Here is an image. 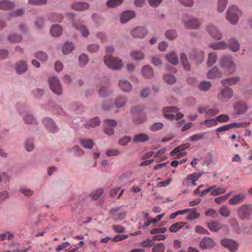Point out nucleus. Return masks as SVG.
Masks as SVG:
<instances>
[{"instance_id":"nucleus-32","label":"nucleus","mask_w":252,"mask_h":252,"mask_svg":"<svg viewBox=\"0 0 252 252\" xmlns=\"http://www.w3.org/2000/svg\"><path fill=\"white\" fill-rule=\"evenodd\" d=\"M189 215L187 216V220H191L198 219L200 216L199 213L197 211L196 208H189Z\"/></svg>"},{"instance_id":"nucleus-52","label":"nucleus","mask_w":252,"mask_h":252,"mask_svg":"<svg viewBox=\"0 0 252 252\" xmlns=\"http://www.w3.org/2000/svg\"><path fill=\"white\" fill-rule=\"evenodd\" d=\"M202 124L207 127H210L211 126H216L217 125V122L216 119H207L202 122Z\"/></svg>"},{"instance_id":"nucleus-35","label":"nucleus","mask_w":252,"mask_h":252,"mask_svg":"<svg viewBox=\"0 0 252 252\" xmlns=\"http://www.w3.org/2000/svg\"><path fill=\"white\" fill-rule=\"evenodd\" d=\"M100 125V120L98 117L90 119L86 124V127L90 128L98 126Z\"/></svg>"},{"instance_id":"nucleus-55","label":"nucleus","mask_w":252,"mask_h":252,"mask_svg":"<svg viewBox=\"0 0 252 252\" xmlns=\"http://www.w3.org/2000/svg\"><path fill=\"white\" fill-rule=\"evenodd\" d=\"M8 40L12 42H19L22 40V37L20 35L10 34L8 37Z\"/></svg>"},{"instance_id":"nucleus-14","label":"nucleus","mask_w":252,"mask_h":252,"mask_svg":"<svg viewBox=\"0 0 252 252\" xmlns=\"http://www.w3.org/2000/svg\"><path fill=\"white\" fill-rule=\"evenodd\" d=\"M221 244L224 247L228 248L231 252H235L238 246L237 243L231 239H223L221 241Z\"/></svg>"},{"instance_id":"nucleus-22","label":"nucleus","mask_w":252,"mask_h":252,"mask_svg":"<svg viewBox=\"0 0 252 252\" xmlns=\"http://www.w3.org/2000/svg\"><path fill=\"white\" fill-rule=\"evenodd\" d=\"M234 110L238 114H243L246 113L248 106L244 102H239L236 103L234 106Z\"/></svg>"},{"instance_id":"nucleus-16","label":"nucleus","mask_w":252,"mask_h":252,"mask_svg":"<svg viewBox=\"0 0 252 252\" xmlns=\"http://www.w3.org/2000/svg\"><path fill=\"white\" fill-rule=\"evenodd\" d=\"M206 30L211 36L216 39H220L221 38V33L218 29L213 25H210L206 27Z\"/></svg>"},{"instance_id":"nucleus-58","label":"nucleus","mask_w":252,"mask_h":252,"mask_svg":"<svg viewBox=\"0 0 252 252\" xmlns=\"http://www.w3.org/2000/svg\"><path fill=\"white\" fill-rule=\"evenodd\" d=\"M163 79L165 82L169 84H173L176 82V78L173 75L167 74L164 76Z\"/></svg>"},{"instance_id":"nucleus-54","label":"nucleus","mask_w":252,"mask_h":252,"mask_svg":"<svg viewBox=\"0 0 252 252\" xmlns=\"http://www.w3.org/2000/svg\"><path fill=\"white\" fill-rule=\"evenodd\" d=\"M49 19L53 22H60L62 21L63 16L61 14L54 13L49 16Z\"/></svg>"},{"instance_id":"nucleus-53","label":"nucleus","mask_w":252,"mask_h":252,"mask_svg":"<svg viewBox=\"0 0 252 252\" xmlns=\"http://www.w3.org/2000/svg\"><path fill=\"white\" fill-rule=\"evenodd\" d=\"M24 120L28 124H33L35 121L33 116L29 113H26L24 115Z\"/></svg>"},{"instance_id":"nucleus-56","label":"nucleus","mask_w":252,"mask_h":252,"mask_svg":"<svg viewBox=\"0 0 252 252\" xmlns=\"http://www.w3.org/2000/svg\"><path fill=\"white\" fill-rule=\"evenodd\" d=\"M103 190L102 189L100 188L96 189L91 195V197L94 200H97L103 193Z\"/></svg>"},{"instance_id":"nucleus-10","label":"nucleus","mask_w":252,"mask_h":252,"mask_svg":"<svg viewBox=\"0 0 252 252\" xmlns=\"http://www.w3.org/2000/svg\"><path fill=\"white\" fill-rule=\"evenodd\" d=\"M117 125L116 120L113 119H106L104 121V132L109 136L112 135L114 133L113 127Z\"/></svg>"},{"instance_id":"nucleus-50","label":"nucleus","mask_w":252,"mask_h":252,"mask_svg":"<svg viewBox=\"0 0 252 252\" xmlns=\"http://www.w3.org/2000/svg\"><path fill=\"white\" fill-rule=\"evenodd\" d=\"M227 3V0H219L218 4V11L222 12L224 11Z\"/></svg>"},{"instance_id":"nucleus-6","label":"nucleus","mask_w":252,"mask_h":252,"mask_svg":"<svg viewBox=\"0 0 252 252\" xmlns=\"http://www.w3.org/2000/svg\"><path fill=\"white\" fill-rule=\"evenodd\" d=\"M49 87L51 90L58 95L62 94L63 90L61 87L60 80L56 77H51L48 79Z\"/></svg>"},{"instance_id":"nucleus-2","label":"nucleus","mask_w":252,"mask_h":252,"mask_svg":"<svg viewBox=\"0 0 252 252\" xmlns=\"http://www.w3.org/2000/svg\"><path fill=\"white\" fill-rule=\"evenodd\" d=\"M219 63L220 66L227 70L229 74H232L235 71L236 65L230 56H225L222 57Z\"/></svg>"},{"instance_id":"nucleus-64","label":"nucleus","mask_w":252,"mask_h":252,"mask_svg":"<svg viewBox=\"0 0 252 252\" xmlns=\"http://www.w3.org/2000/svg\"><path fill=\"white\" fill-rule=\"evenodd\" d=\"M131 140V138L129 136H125L120 139L119 144L122 146L127 145Z\"/></svg>"},{"instance_id":"nucleus-57","label":"nucleus","mask_w":252,"mask_h":252,"mask_svg":"<svg viewBox=\"0 0 252 252\" xmlns=\"http://www.w3.org/2000/svg\"><path fill=\"white\" fill-rule=\"evenodd\" d=\"M126 102V99L124 97H118L115 100V105L117 107H123Z\"/></svg>"},{"instance_id":"nucleus-40","label":"nucleus","mask_w":252,"mask_h":252,"mask_svg":"<svg viewBox=\"0 0 252 252\" xmlns=\"http://www.w3.org/2000/svg\"><path fill=\"white\" fill-rule=\"evenodd\" d=\"M14 3L7 0H3L0 1V9L9 10L13 7Z\"/></svg>"},{"instance_id":"nucleus-4","label":"nucleus","mask_w":252,"mask_h":252,"mask_svg":"<svg viewBox=\"0 0 252 252\" xmlns=\"http://www.w3.org/2000/svg\"><path fill=\"white\" fill-rule=\"evenodd\" d=\"M178 110L179 109L175 107L170 106L165 107L163 109V116L165 118L169 120H173L175 118L177 120H179L184 117V115L182 113H178L176 116L169 113L170 112H177Z\"/></svg>"},{"instance_id":"nucleus-63","label":"nucleus","mask_w":252,"mask_h":252,"mask_svg":"<svg viewBox=\"0 0 252 252\" xmlns=\"http://www.w3.org/2000/svg\"><path fill=\"white\" fill-rule=\"evenodd\" d=\"M163 127V125L162 123L158 122L154 124L152 126H151L150 129L153 131H156L161 129Z\"/></svg>"},{"instance_id":"nucleus-34","label":"nucleus","mask_w":252,"mask_h":252,"mask_svg":"<svg viewBox=\"0 0 252 252\" xmlns=\"http://www.w3.org/2000/svg\"><path fill=\"white\" fill-rule=\"evenodd\" d=\"M245 198V196L243 194H237L231 198L229 202L231 205H236L242 202Z\"/></svg>"},{"instance_id":"nucleus-5","label":"nucleus","mask_w":252,"mask_h":252,"mask_svg":"<svg viewBox=\"0 0 252 252\" xmlns=\"http://www.w3.org/2000/svg\"><path fill=\"white\" fill-rule=\"evenodd\" d=\"M182 22L186 27L191 29L198 28L200 25V23L196 18L188 15L183 16Z\"/></svg>"},{"instance_id":"nucleus-43","label":"nucleus","mask_w":252,"mask_h":252,"mask_svg":"<svg viewBox=\"0 0 252 252\" xmlns=\"http://www.w3.org/2000/svg\"><path fill=\"white\" fill-rule=\"evenodd\" d=\"M72 25L76 29L79 30L82 35L84 37H87L89 35V31L84 26L82 25H79V26L76 25L74 23H72Z\"/></svg>"},{"instance_id":"nucleus-11","label":"nucleus","mask_w":252,"mask_h":252,"mask_svg":"<svg viewBox=\"0 0 252 252\" xmlns=\"http://www.w3.org/2000/svg\"><path fill=\"white\" fill-rule=\"evenodd\" d=\"M189 146L190 144L189 143H187L177 147L171 152V155L175 156V158H178L184 157L187 155V153L185 151V149L189 148Z\"/></svg>"},{"instance_id":"nucleus-60","label":"nucleus","mask_w":252,"mask_h":252,"mask_svg":"<svg viewBox=\"0 0 252 252\" xmlns=\"http://www.w3.org/2000/svg\"><path fill=\"white\" fill-rule=\"evenodd\" d=\"M217 123H226L229 120V117L228 115L225 114H221L218 116L216 118Z\"/></svg>"},{"instance_id":"nucleus-42","label":"nucleus","mask_w":252,"mask_h":252,"mask_svg":"<svg viewBox=\"0 0 252 252\" xmlns=\"http://www.w3.org/2000/svg\"><path fill=\"white\" fill-rule=\"evenodd\" d=\"M180 59L184 69L187 70H189L190 65L187 60L186 54L185 53H182L180 55Z\"/></svg>"},{"instance_id":"nucleus-9","label":"nucleus","mask_w":252,"mask_h":252,"mask_svg":"<svg viewBox=\"0 0 252 252\" xmlns=\"http://www.w3.org/2000/svg\"><path fill=\"white\" fill-rule=\"evenodd\" d=\"M226 189L221 187H217L216 186H212L207 189H205L201 192L200 196L206 195L208 192L210 193L211 195L216 196L224 193Z\"/></svg>"},{"instance_id":"nucleus-49","label":"nucleus","mask_w":252,"mask_h":252,"mask_svg":"<svg viewBox=\"0 0 252 252\" xmlns=\"http://www.w3.org/2000/svg\"><path fill=\"white\" fill-rule=\"evenodd\" d=\"M211 84L209 81H202L200 83L199 88L203 91H207L211 88Z\"/></svg>"},{"instance_id":"nucleus-13","label":"nucleus","mask_w":252,"mask_h":252,"mask_svg":"<svg viewBox=\"0 0 252 252\" xmlns=\"http://www.w3.org/2000/svg\"><path fill=\"white\" fill-rule=\"evenodd\" d=\"M131 35L135 38H143L147 33V29L143 27H138L131 31Z\"/></svg>"},{"instance_id":"nucleus-39","label":"nucleus","mask_w":252,"mask_h":252,"mask_svg":"<svg viewBox=\"0 0 252 252\" xmlns=\"http://www.w3.org/2000/svg\"><path fill=\"white\" fill-rule=\"evenodd\" d=\"M74 50V45L72 43L67 42L62 47V51L64 54L70 53Z\"/></svg>"},{"instance_id":"nucleus-20","label":"nucleus","mask_w":252,"mask_h":252,"mask_svg":"<svg viewBox=\"0 0 252 252\" xmlns=\"http://www.w3.org/2000/svg\"><path fill=\"white\" fill-rule=\"evenodd\" d=\"M190 59L195 60L197 63H201L204 60V54L200 51L193 50L189 54Z\"/></svg>"},{"instance_id":"nucleus-47","label":"nucleus","mask_w":252,"mask_h":252,"mask_svg":"<svg viewBox=\"0 0 252 252\" xmlns=\"http://www.w3.org/2000/svg\"><path fill=\"white\" fill-rule=\"evenodd\" d=\"M219 212L221 216L224 217H228L230 214L229 209L226 206H222L220 209Z\"/></svg>"},{"instance_id":"nucleus-62","label":"nucleus","mask_w":252,"mask_h":252,"mask_svg":"<svg viewBox=\"0 0 252 252\" xmlns=\"http://www.w3.org/2000/svg\"><path fill=\"white\" fill-rule=\"evenodd\" d=\"M165 248L164 245L162 243H159L155 245L153 248V252H164Z\"/></svg>"},{"instance_id":"nucleus-21","label":"nucleus","mask_w":252,"mask_h":252,"mask_svg":"<svg viewBox=\"0 0 252 252\" xmlns=\"http://www.w3.org/2000/svg\"><path fill=\"white\" fill-rule=\"evenodd\" d=\"M120 208L116 207L112 209L110 213L112 215V217L116 220H121L126 216V213L124 212H119Z\"/></svg>"},{"instance_id":"nucleus-37","label":"nucleus","mask_w":252,"mask_h":252,"mask_svg":"<svg viewBox=\"0 0 252 252\" xmlns=\"http://www.w3.org/2000/svg\"><path fill=\"white\" fill-rule=\"evenodd\" d=\"M51 34L54 36H58L62 34V30L60 25H53L50 30Z\"/></svg>"},{"instance_id":"nucleus-3","label":"nucleus","mask_w":252,"mask_h":252,"mask_svg":"<svg viewBox=\"0 0 252 252\" xmlns=\"http://www.w3.org/2000/svg\"><path fill=\"white\" fill-rule=\"evenodd\" d=\"M104 63L108 67L113 69H120L122 66L121 60L109 55L105 56Z\"/></svg>"},{"instance_id":"nucleus-28","label":"nucleus","mask_w":252,"mask_h":252,"mask_svg":"<svg viewBox=\"0 0 252 252\" xmlns=\"http://www.w3.org/2000/svg\"><path fill=\"white\" fill-rule=\"evenodd\" d=\"M210 47L214 50H223L227 48V44L225 42H215L209 45Z\"/></svg>"},{"instance_id":"nucleus-31","label":"nucleus","mask_w":252,"mask_h":252,"mask_svg":"<svg viewBox=\"0 0 252 252\" xmlns=\"http://www.w3.org/2000/svg\"><path fill=\"white\" fill-rule=\"evenodd\" d=\"M229 49L234 52L237 51L240 48V44L237 40L232 38L228 41Z\"/></svg>"},{"instance_id":"nucleus-18","label":"nucleus","mask_w":252,"mask_h":252,"mask_svg":"<svg viewBox=\"0 0 252 252\" xmlns=\"http://www.w3.org/2000/svg\"><path fill=\"white\" fill-rule=\"evenodd\" d=\"M43 122L47 129L50 132L55 133L58 131V128L52 119L49 118H45L43 119Z\"/></svg>"},{"instance_id":"nucleus-25","label":"nucleus","mask_w":252,"mask_h":252,"mask_svg":"<svg viewBox=\"0 0 252 252\" xmlns=\"http://www.w3.org/2000/svg\"><path fill=\"white\" fill-rule=\"evenodd\" d=\"M202 175V173H193L192 174H189L187 176V178L183 180V185L185 186L187 185V182L188 181L191 182H196L198 181L199 178Z\"/></svg>"},{"instance_id":"nucleus-44","label":"nucleus","mask_w":252,"mask_h":252,"mask_svg":"<svg viewBox=\"0 0 252 252\" xmlns=\"http://www.w3.org/2000/svg\"><path fill=\"white\" fill-rule=\"evenodd\" d=\"M131 58L135 60H141L144 58V54L140 51H133L130 53Z\"/></svg>"},{"instance_id":"nucleus-27","label":"nucleus","mask_w":252,"mask_h":252,"mask_svg":"<svg viewBox=\"0 0 252 252\" xmlns=\"http://www.w3.org/2000/svg\"><path fill=\"white\" fill-rule=\"evenodd\" d=\"M240 80L238 77L233 78H227L225 79L222 80L221 84L222 86L228 87L229 86H231L236 84Z\"/></svg>"},{"instance_id":"nucleus-24","label":"nucleus","mask_w":252,"mask_h":252,"mask_svg":"<svg viewBox=\"0 0 252 252\" xmlns=\"http://www.w3.org/2000/svg\"><path fill=\"white\" fill-rule=\"evenodd\" d=\"M71 7L74 10L83 11L89 8V5L85 2H77L72 4Z\"/></svg>"},{"instance_id":"nucleus-59","label":"nucleus","mask_w":252,"mask_h":252,"mask_svg":"<svg viewBox=\"0 0 252 252\" xmlns=\"http://www.w3.org/2000/svg\"><path fill=\"white\" fill-rule=\"evenodd\" d=\"M34 56L41 61H45L47 59V55L43 52H37L34 54Z\"/></svg>"},{"instance_id":"nucleus-36","label":"nucleus","mask_w":252,"mask_h":252,"mask_svg":"<svg viewBox=\"0 0 252 252\" xmlns=\"http://www.w3.org/2000/svg\"><path fill=\"white\" fill-rule=\"evenodd\" d=\"M119 86L125 92H129L132 89L131 85L125 80H122L120 81Z\"/></svg>"},{"instance_id":"nucleus-33","label":"nucleus","mask_w":252,"mask_h":252,"mask_svg":"<svg viewBox=\"0 0 252 252\" xmlns=\"http://www.w3.org/2000/svg\"><path fill=\"white\" fill-rule=\"evenodd\" d=\"M16 70L18 73L21 74L27 70V65L26 62L22 61L16 63Z\"/></svg>"},{"instance_id":"nucleus-46","label":"nucleus","mask_w":252,"mask_h":252,"mask_svg":"<svg viewBox=\"0 0 252 252\" xmlns=\"http://www.w3.org/2000/svg\"><path fill=\"white\" fill-rule=\"evenodd\" d=\"M217 60V54L216 52L210 53L209 54L207 64L208 66H211L214 64Z\"/></svg>"},{"instance_id":"nucleus-51","label":"nucleus","mask_w":252,"mask_h":252,"mask_svg":"<svg viewBox=\"0 0 252 252\" xmlns=\"http://www.w3.org/2000/svg\"><path fill=\"white\" fill-rule=\"evenodd\" d=\"M124 0H108L107 5L109 7H114L122 4Z\"/></svg>"},{"instance_id":"nucleus-19","label":"nucleus","mask_w":252,"mask_h":252,"mask_svg":"<svg viewBox=\"0 0 252 252\" xmlns=\"http://www.w3.org/2000/svg\"><path fill=\"white\" fill-rule=\"evenodd\" d=\"M43 122L47 129L50 132L55 133L58 131V128L52 119L49 118H45L43 119Z\"/></svg>"},{"instance_id":"nucleus-61","label":"nucleus","mask_w":252,"mask_h":252,"mask_svg":"<svg viewBox=\"0 0 252 252\" xmlns=\"http://www.w3.org/2000/svg\"><path fill=\"white\" fill-rule=\"evenodd\" d=\"M167 38L170 40H174L177 37V34L175 30H170L167 31L165 33Z\"/></svg>"},{"instance_id":"nucleus-1","label":"nucleus","mask_w":252,"mask_h":252,"mask_svg":"<svg viewBox=\"0 0 252 252\" xmlns=\"http://www.w3.org/2000/svg\"><path fill=\"white\" fill-rule=\"evenodd\" d=\"M241 14V11L236 6L232 5L227 10L226 17L230 23L235 25Z\"/></svg>"},{"instance_id":"nucleus-30","label":"nucleus","mask_w":252,"mask_h":252,"mask_svg":"<svg viewBox=\"0 0 252 252\" xmlns=\"http://www.w3.org/2000/svg\"><path fill=\"white\" fill-rule=\"evenodd\" d=\"M142 74L146 78H151L153 76L154 71L151 66L145 65L142 68Z\"/></svg>"},{"instance_id":"nucleus-48","label":"nucleus","mask_w":252,"mask_h":252,"mask_svg":"<svg viewBox=\"0 0 252 252\" xmlns=\"http://www.w3.org/2000/svg\"><path fill=\"white\" fill-rule=\"evenodd\" d=\"M7 238L8 240H11L14 238V235L12 233L9 231L5 232V233L0 234V241L5 240Z\"/></svg>"},{"instance_id":"nucleus-38","label":"nucleus","mask_w":252,"mask_h":252,"mask_svg":"<svg viewBox=\"0 0 252 252\" xmlns=\"http://www.w3.org/2000/svg\"><path fill=\"white\" fill-rule=\"evenodd\" d=\"M149 139V136L146 134L141 133L134 136L133 137V142L136 143L143 142Z\"/></svg>"},{"instance_id":"nucleus-29","label":"nucleus","mask_w":252,"mask_h":252,"mask_svg":"<svg viewBox=\"0 0 252 252\" xmlns=\"http://www.w3.org/2000/svg\"><path fill=\"white\" fill-rule=\"evenodd\" d=\"M209 229L212 231L217 232L222 227L221 224L218 221H212L207 224Z\"/></svg>"},{"instance_id":"nucleus-12","label":"nucleus","mask_w":252,"mask_h":252,"mask_svg":"<svg viewBox=\"0 0 252 252\" xmlns=\"http://www.w3.org/2000/svg\"><path fill=\"white\" fill-rule=\"evenodd\" d=\"M233 90L228 87H225L221 89L218 94V98L222 102H225L231 98L233 95Z\"/></svg>"},{"instance_id":"nucleus-26","label":"nucleus","mask_w":252,"mask_h":252,"mask_svg":"<svg viewBox=\"0 0 252 252\" xmlns=\"http://www.w3.org/2000/svg\"><path fill=\"white\" fill-rule=\"evenodd\" d=\"M221 76V73L219 68L214 66L211 70H209L207 74V77L209 79H213L215 78H219Z\"/></svg>"},{"instance_id":"nucleus-15","label":"nucleus","mask_w":252,"mask_h":252,"mask_svg":"<svg viewBox=\"0 0 252 252\" xmlns=\"http://www.w3.org/2000/svg\"><path fill=\"white\" fill-rule=\"evenodd\" d=\"M215 245L214 240L209 237L204 238L200 242V247L201 249H209L213 248Z\"/></svg>"},{"instance_id":"nucleus-8","label":"nucleus","mask_w":252,"mask_h":252,"mask_svg":"<svg viewBox=\"0 0 252 252\" xmlns=\"http://www.w3.org/2000/svg\"><path fill=\"white\" fill-rule=\"evenodd\" d=\"M238 215L242 220L248 219L252 213V205H243L238 209Z\"/></svg>"},{"instance_id":"nucleus-41","label":"nucleus","mask_w":252,"mask_h":252,"mask_svg":"<svg viewBox=\"0 0 252 252\" xmlns=\"http://www.w3.org/2000/svg\"><path fill=\"white\" fill-rule=\"evenodd\" d=\"M166 58L169 62L173 65H176L178 63V58L174 53L166 55Z\"/></svg>"},{"instance_id":"nucleus-23","label":"nucleus","mask_w":252,"mask_h":252,"mask_svg":"<svg viewBox=\"0 0 252 252\" xmlns=\"http://www.w3.org/2000/svg\"><path fill=\"white\" fill-rule=\"evenodd\" d=\"M135 16L134 12L132 11H126L123 13L121 17V22L122 23H125L128 21Z\"/></svg>"},{"instance_id":"nucleus-45","label":"nucleus","mask_w":252,"mask_h":252,"mask_svg":"<svg viewBox=\"0 0 252 252\" xmlns=\"http://www.w3.org/2000/svg\"><path fill=\"white\" fill-rule=\"evenodd\" d=\"M80 144L84 148L92 149L94 142L91 139H80Z\"/></svg>"},{"instance_id":"nucleus-7","label":"nucleus","mask_w":252,"mask_h":252,"mask_svg":"<svg viewBox=\"0 0 252 252\" xmlns=\"http://www.w3.org/2000/svg\"><path fill=\"white\" fill-rule=\"evenodd\" d=\"M143 109L142 107L137 106L133 107L131 109V113L132 114V119L137 124H140L144 122L146 120L145 116H142L141 112Z\"/></svg>"},{"instance_id":"nucleus-17","label":"nucleus","mask_w":252,"mask_h":252,"mask_svg":"<svg viewBox=\"0 0 252 252\" xmlns=\"http://www.w3.org/2000/svg\"><path fill=\"white\" fill-rule=\"evenodd\" d=\"M185 227L186 229H189V224L187 222L180 221L173 224L169 228V230L171 232H176L182 228Z\"/></svg>"}]
</instances>
